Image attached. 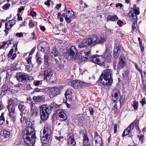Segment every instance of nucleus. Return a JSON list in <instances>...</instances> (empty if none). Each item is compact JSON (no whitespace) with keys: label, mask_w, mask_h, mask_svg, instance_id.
<instances>
[{"label":"nucleus","mask_w":146,"mask_h":146,"mask_svg":"<svg viewBox=\"0 0 146 146\" xmlns=\"http://www.w3.org/2000/svg\"><path fill=\"white\" fill-rule=\"evenodd\" d=\"M51 133L50 126L48 124L46 125L43 130V136L41 137V141L43 144L47 143L50 140Z\"/></svg>","instance_id":"6"},{"label":"nucleus","mask_w":146,"mask_h":146,"mask_svg":"<svg viewBox=\"0 0 146 146\" xmlns=\"http://www.w3.org/2000/svg\"><path fill=\"white\" fill-rule=\"evenodd\" d=\"M30 14L33 17H35L36 15V13L33 11H31L30 12Z\"/></svg>","instance_id":"59"},{"label":"nucleus","mask_w":146,"mask_h":146,"mask_svg":"<svg viewBox=\"0 0 146 146\" xmlns=\"http://www.w3.org/2000/svg\"><path fill=\"white\" fill-rule=\"evenodd\" d=\"M32 59V57L30 55L29 56L25 59L26 61L27 62L28 64H30L33 67V65L32 64L31 59Z\"/></svg>","instance_id":"31"},{"label":"nucleus","mask_w":146,"mask_h":146,"mask_svg":"<svg viewBox=\"0 0 146 146\" xmlns=\"http://www.w3.org/2000/svg\"><path fill=\"white\" fill-rule=\"evenodd\" d=\"M5 94V92L4 91H3V90H2V89H0V97H2Z\"/></svg>","instance_id":"60"},{"label":"nucleus","mask_w":146,"mask_h":146,"mask_svg":"<svg viewBox=\"0 0 146 146\" xmlns=\"http://www.w3.org/2000/svg\"><path fill=\"white\" fill-rule=\"evenodd\" d=\"M94 133V138L96 139V140H99L100 141V140L102 139L100 136L99 135L97 131H95Z\"/></svg>","instance_id":"35"},{"label":"nucleus","mask_w":146,"mask_h":146,"mask_svg":"<svg viewBox=\"0 0 146 146\" xmlns=\"http://www.w3.org/2000/svg\"><path fill=\"white\" fill-rule=\"evenodd\" d=\"M33 83L34 85L36 86H38L41 84L39 80H34L33 82Z\"/></svg>","instance_id":"52"},{"label":"nucleus","mask_w":146,"mask_h":146,"mask_svg":"<svg viewBox=\"0 0 146 146\" xmlns=\"http://www.w3.org/2000/svg\"><path fill=\"white\" fill-rule=\"evenodd\" d=\"M59 106L54 102H52L49 105V107L47 105H42L40 108V118L43 121H46L48 118L49 115L51 113V110L53 108H58Z\"/></svg>","instance_id":"2"},{"label":"nucleus","mask_w":146,"mask_h":146,"mask_svg":"<svg viewBox=\"0 0 146 146\" xmlns=\"http://www.w3.org/2000/svg\"><path fill=\"white\" fill-rule=\"evenodd\" d=\"M68 52L69 56L72 58H74L78 53V50L75 46H72L68 50Z\"/></svg>","instance_id":"17"},{"label":"nucleus","mask_w":146,"mask_h":146,"mask_svg":"<svg viewBox=\"0 0 146 146\" xmlns=\"http://www.w3.org/2000/svg\"><path fill=\"white\" fill-rule=\"evenodd\" d=\"M72 93V91L70 89H68V90H67L65 94V95H70V94H71Z\"/></svg>","instance_id":"56"},{"label":"nucleus","mask_w":146,"mask_h":146,"mask_svg":"<svg viewBox=\"0 0 146 146\" xmlns=\"http://www.w3.org/2000/svg\"><path fill=\"white\" fill-rule=\"evenodd\" d=\"M88 110L90 112V115H93L94 114V108L91 107H89Z\"/></svg>","instance_id":"51"},{"label":"nucleus","mask_w":146,"mask_h":146,"mask_svg":"<svg viewBox=\"0 0 146 146\" xmlns=\"http://www.w3.org/2000/svg\"><path fill=\"white\" fill-rule=\"evenodd\" d=\"M13 52V48H11L9 51V53L8 54V57L9 58H10L12 56V57L11 58V59L13 60H14L17 56L16 54L15 53H14L12 54Z\"/></svg>","instance_id":"24"},{"label":"nucleus","mask_w":146,"mask_h":146,"mask_svg":"<svg viewBox=\"0 0 146 146\" xmlns=\"http://www.w3.org/2000/svg\"><path fill=\"white\" fill-rule=\"evenodd\" d=\"M71 83V85L74 88L76 89L81 88L80 81L78 80L72 81Z\"/></svg>","instance_id":"22"},{"label":"nucleus","mask_w":146,"mask_h":146,"mask_svg":"<svg viewBox=\"0 0 146 146\" xmlns=\"http://www.w3.org/2000/svg\"><path fill=\"white\" fill-rule=\"evenodd\" d=\"M44 64L46 65H48L49 63L48 62V57L47 54H45L44 56Z\"/></svg>","instance_id":"34"},{"label":"nucleus","mask_w":146,"mask_h":146,"mask_svg":"<svg viewBox=\"0 0 146 146\" xmlns=\"http://www.w3.org/2000/svg\"><path fill=\"white\" fill-rule=\"evenodd\" d=\"M53 70L51 67L47 68V70L44 71V80H49L52 77L53 74Z\"/></svg>","instance_id":"15"},{"label":"nucleus","mask_w":146,"mask_h":146,"mask_svg":"<svg viewBox=\"0 0 146 146\" xmlns=\"http://www.w3.org/2000/svg\"><path fill=\"white\" fill-rule=\"evenodd\" d=\"M13 39H12L11 40H8L6 41V42H5V44H7L9 46V45H11L12 42H13Z\"/></svg>","instance_id":"57"},{"label":"nucleus","mask_w":146,"mask_h":146,"mask_svg":"<svg viewBox=\"0 0 146 146\" xmlns=\"http://www.w3.org/2000/svg\"><path fill=\"white\" fill-rule=\"evenodd\" d=\"M52 53L54 56H56L58 54V52L56 48H53L52 51Z\"/></svg>","instance_id":"44"},{"label":"nucleus","mask_w":146,"mask_h":146,"mask_svg":"<svg viewBox=\"0 0 146 146\" xmlns=\"http://www.w3.org/2000/svg\"><path fill=\"white\" fill-rule=\"evenodd\" d=\"M41 51L45 54H47V55L49 54V50H48V48H41Z\"/></svg>","instance_id":"39"},{"label":"nucleus","mask_w":146,"mask_h":146,"mask_svg":"<svg viewBox=\"0 0 146 146\" xmlns=\"http://www.w3.org/2000/svg\"><path fill=\"white\" fill-rule=\"evenodd\" d=\"M118 19V18L117 16L116 15L112 16L109 15L107 17V21H115L117 20Z\"/></svg>","instance_id":"25"},{"label":"nucleus","mask_w":146,"mask_h":146,"mask_svg":"<svg viewBox=\"0 0 146 146\" xmlns=\"http://www.w3.org/2000/svg\"><path fill=\"white\" fill-rule=\"evenodd\" d=\"M56 116L57 119L60 121H64L67 120V115L63 109L60 108L57 110L56 113Z\"/></svg>","instance_id":"9"},{"label":"nucleus","mask_w":146,"mask_h":146,"mask_svg":"<svg viewBox=\"0 0 146 146\" xmlns=\"http://www.w3.org/2000/svg\"><path fill=\"white\" fill-rule=\"evenodd\" d=\"M126 65V59L123 55L121 54L119 58V61L117 68V71H119L121 69Z\"/></svg>","instance_id":"12"},{"label":"nucleus","mask_w":146,"mask_h":146,"mask_svg":"<svg viewBox=\"0 0 146 146\" xmlns=\"http://www.w3.org/2000/svg\"><path fill=\"white\" fill-rule=\"evenodd\" d=\"M16 35L19 38H21L23 36V34L22 33H16Z\"/></svg>","instance_id":"63"},{"label":"nucleus","mask_w":146,"mask_h":146,"mask_svg":"<svg viewBox=\"0 0 146 146\" xmlns=\"http://www.w3.org/2000/svg\"><path fill=\"white\" fill-rule=\"evenodd\" d=\"M9 24L7 22L5 23V30H4L5 32V35L7 36L9 33V31L11 28H10L11 25H9Z\"/></svg>","instance_id":"28"},{"label":"nucleus","mask_w":146,"mask_h":146,"mask_svg":"<svg viewBox=\"0 0 146 146\" xmlns=\"http://www.w3.org/2000/svg\"><path fill=\"white\" fill-rule=\"evenodd\" d=\"M65 97L66 99H67V100H68L69 101H70L72 100V96L71 94L70 95H65Z\"/></svg>","instance_id":"47"},{"label":"nucleus","mask_w":146,"mask_h":146,"mask_svg":"<svg viewBox=\"0 0 146 146\" xmlns=\"http://www.w3.org/2000/svg\"><path fill=\"white\" fill-rule=\"evenodd\" d=\"M98 36L96 35H94L90 37L84 39L86 40L88 47L89 46H94L96 44V41L98 39Z\"/></svg>","instance_id":"10"},{"label":"nucleus","mask_w":146,"mask_h":146,"mask_svg":"<svg viewBox=\"0 0 146 146\" xmlns=\"http://www.w3.org/2000/svg\"><path fill=\"white\" fill-rule=\"evenodd\" d=\"M140 102L142 106H143L146 103L145 97H144L142 99H141Z\"/></svg>","instance_id":"54"},{"label":"nucleus","mask_w":146,"mask_h":146,"mask_svg":"<svg viewBox=\"0 0 146 146\" xmlns=\"http://www.w3.org/2000/svg\"><path fill=\"white\" fill-rule=\"evenodd\" d=\"M90 57V61L93 63L100 65H102L104 63V58L103 56L97 54L94 55Z\"/></svg>","instance_id":"8"},{"label":"nucleus","mask_w":146,"mask_h":146,"mask_svg":"<svg viewBox=\"0 0 146 146\" xmlns=\"http://www.w3.org/2000/svg\"><path fill=\"white\" fill-rule=\"evenodd\" d=\"M95 146H102V139L100 141L99 140H95Z\"/></svg>","instance_id":"36"},{"label":"nucleus","mask_w":146,"mask_h":146,"mask_svg":"<svg viewBox=\"0 0 146 146\" xmlns=\"http://www.w3.org/2000/svg\"><path fill=\"white\" fill-rule=\"evenodd\" d=\"M134 126V123H132L129 125V127L127 128L131 132V131L133 129Z\"/></svg>","instance_id":"50"},{"label":"nucleus","mask_w":146,"mask_h":146,"mask_svg":"<svg viewBox=\"0 0 146 146\" xmlns=\"http://www.w3.org/2000/svg\"><path fill=\"white\" fill-rule=\"evenodd\" d=\"M22 137L27 146H33L34 145L36 136L35 131L33 127H26L23 131Z\"/></svg>","instance_id":"1"},{"label":"nucleus","mask_w":146,"mask_h":146,"mask_svg":"<svg viewBox=\"0 0 146 146\" xmlns=\"http://www.w3.org/2000/svg\"><path fill=\"white\" fill-rule=\"evenodd\" d=\"M131 132L130 131L129 129H128L127 128L125 129L123 131V134L122 135V136L123 137H124L128 135Z\"/></svg>","instance_id":"33"},{"label":"nucleus","mask_w":146,"mask_h":146,"mask_svg":"<svg viewBox=\"0 0 146 146\" xmlns=\"http://www.w3.org/2000/svg\"><path fill=\"white\" fill-rule=\"evenodd\" d=\"M135 66L137 71L141 74V76H142V71L140 68L138 66L136 63L135 64Z\"/></svg>","instance_id":"49"},{"label":"nucleus","mask_w":146,"mask_h":146,"mask_svg":"<svg viewBox=\"0 0 146 146\" xmlns=\"http://www.w3.org/2000/svg\"><path fill=\"white\" fill-rule=\"evenodd\" d=\"M9 89V87L7 85H4L1 87V89L4 91L5 92H6Z\"/></svg>","instance_id":"38"},{"label":"nucleus","mask_w":146,"mask_h":146,"mask_svg":"<svg viewBox=\"0 0 146 146\" xmlns=\"http://www.w3.org/2000/svg\"><path fill=\"white\" fill-rule=\"evenodd\" d=\"M7 23L9 24V25H11V26L10 27V28H12V27H13V25L15 24V20H11L8 21L7 22Z\"/></svg>","instance_id":"37"},{"label":"nucleus","mask_w":146,"mask_h":146,"mask_svg":"<svg viewBox=\"0 0 146 146\" xmlns=\"http://www.w3.org/2000/svg\"><path fill=\"white\" fill-rule=\"evenodd\" d=\"M129 74V72L127 70H126L123 72L122 75L123 77H126Z\"/></svg>","instance_id":"62"},{"label":"nucleus","mask_w":146,"mask_h":146,"mask_svg":"<svg viewBox=\"0 0 146 146\" xmlns=\"http://www.w3.org/2000/svg\"><path fill=\"white\" fill-rule=\"evenodd\" d=\"M66 16L67 17L73 18V19H74L75 18V16L74 15V13L70 8H66Z\"/></svg>","instance_id":"19"},{"label":"nucleus","mask_w":146,"mask_h":146,"mask_svg":"<svg viewBox=\"0 0 146 146\" xmlns=\"http://www.w3.org/2000/svg\"><path fill=\"white\" fill-rule=\"evenodd\" d=\"M101 76H100V78L99 80L97 81L96 84L99 85H101L103 84L104 85H108V84H105L104 83V82H105V81L104 80L103 78H101Z\"/></svg>","instance_id":"29"},{"label":"nucleus","mask_w":146,"mask_h":146,"mask_svg":"<svg viewBox=\"0 0 146 146\" xmlns=\"http://www.w3.org/2000/svg\"><path fill=\"white\" fill-rule=\"evenodd\" d=\"M31 65L29 64V65H25V69L28 72L30 71L31 70Z\"/></svg>","instance_id":"58"},{"label":"nucleus","mask_w":146,"mask_h":146,"mask_svg":"<svg viewBox=\"0 0 146 146\" xmlns=\"http://www.w3.org/2000/svg\"><path fill=\"white\" fill-rule=\"evenodd\" d=\"M133 106L134 110H137L138 108V105L137 102L134 101Z\"/></svg>","instance_id":"48"},{"label":"nucleus","mask_w":146,"mask_h":146,"mask_svg":"<svg viewBox=\"0 0 146 146\" xmlns=\"http://www.w3.org/2000/svg\"><path fill=\"white\" fill-rule=\"evenodd\" d=\"M65 19L67 23H69L71 22L72 21V19H73V18L68 17H67V16H66V17H65Z\"/></svg>","instance_id":"43"},{"label":"nucleus","mask_w":146,"mask_h":146,"mask_svg":"<svg viewBox=\"0 0 146 146\" xmlns=\"http://www.w3.org/2000/svg\"><path fill=\"white\" fill-rule=\"evenodd\" d=\"M25 107L24 105L22 104H20L18 106L19 109L21 112L24 111Z\"/></svg>","instance_id":"42"},{"label":"nucleus","mask_w":146,"mask_h":146,"mask_svg":"<svg viewBox=\"0 0 146 146\" xmlns=\"http://www.w3.org/2000/svg\"><path fill=\"white\" fill-rule=\"evenodd\" d=\"M48 44L45 41H43L40 42L38 47V49L48 48Z\"/></svg>","instance_id":"27"},{"label":"nucleus","mask_w":146,"mask_h":146,"mask_svg":"<svg viewBox=\"0 0 146 146\" xmlns=\"http://www.w3.org/2000/svg\"><path fill=\"white\" fill-rule=\"evenodd\" d=\"M103 56L104 61V59H106V60H107L109 62L110 61L112 57V56L110 55L109 52L107 50H106L104 54V56Z\"/></svg>","instance_id":"23"},{"label":"nucleus","mask_w":146,"mask_h":146,"mask_svg":"<svg viewBox=\"0 0 146 146\" xmlns=\"http://www.w3.org/2000/svg\"><path fill=\"white\" fill-rule=\"evenodd\" d=\"M36 59L37 62L40 64L42 62V58L36 55Z\"/></svg>","instance_id":"53"},{"label":"nucleus","mask_w":146,"mask_h":146,"mask_svg":"<svg viewBox=\"0 0 146 146\" xmlns=\"http://www.w3.org/2000/svg\"><path fill=\"white\" fill-rule=\"evenodd\" d=\"M17 79L19 82H27L34 79L32 76H29L27 74L22 72H19L17 74Z\"/></svg>","instance_id":"7"},{"label":"nucleus","mask_w":146,"mask_h":146,"mask_svg":"<svg viewBox=\"0 0 146 146\" xmlns=\"http://www.w3.org/2000/svg\"><path fill=\"white\" fill-rule=\"evenodd\" d=\"M137 137L139 138V141L141 142V143H143L144 141V136L143 135H137Z\"/></svg>","instance_id":"40"},{"label":"nucleus","mask_w":146,"mask_h":146,"mask_svg":"<svg viewBox=\"0 0 146 146\" xmlns=\"http://www.w3.org/2000/svg\"><path fill=\"white\" fill-rule=\"evenodd\" d=\"M33 99L36 103L43 102L44 100V98L40 96H34L33 97Z\"/></svg>","instance_id":"21"},{"label":"nucleus","mask_w":146,"mask_h":146,"mask_svg":"<svg viewBox=\"0 0 146 146\" xmlns=\"http://www.w3.org/2000/svg\"><path fill=\"white\" fill-rule=\"evenodd\" d=\"M10 6V4L9 3H6L3 7V8L4 10H7Z\"/></svg>","instance_id":"45"},{"label":"nucleus","mask_w":146,"mask_h":146,"mask_svg":"<svg viewBox=\"0 0 146 146\" xmlns=\"http://www.w3.org/2000/svg\"><path fill=\"white\" fill-rule=\"evenodd\" d=\"M61 89L59 87H54L52 88L50 92L54 96H56L59 94L60 92Z\"/></svg>","instance_id":"20"},{"label":"nucleus","mask_w":146,"mask_h":146,"mask_svg":"<svg viewBox=\"0 0 146 146\" xmlns=\"http://www.w3.org/2000/svg\"><path fill=\"white\" fill-rule=\"evenodd\" d=\"M80 83L81 88H83L84 87L88 85V83L85 82L80 81Z\"/></svg>","instance_id":"46"},{"label":"nucleus","mask_w":146,"mask_h":146,"mask_svg":"<svg viewBox=\"0 0 146 146\" xmlns=\"http://www.w3.org/2000/svg\"><path fill=\"white\" fill-rule=\"evenodd\" d=\"M78 47L79 48H85L81 52L80 56V59L82 62L87 61L89 59V57L91 56V52L84 39L79 43Z\"/></svg>","instance_id":"3"},{"label":"nucleus","mask_w":146,"mask_h":146,"mask_svg":"<svg viewBox=\"0 0 146 146\" xmlns=\"http://www.w3.org/2000/svg\"><path fill=\"white\" fill-rule=\"evenodd\" d=\"M112 71L111 69H106L104 70L101 75V78H102L105 82V84L110 86L111 85L113 81L111 74Z\"/></svg>","instance_id":"5"},{"label":"nucleus","mask_w":146,"mask_h":146,"mask_svg":"<svg viewBox=\"0 0 146 146\" xmlns=\"http://www.w3.org/2000/svg\"><path fill=\"white\" fill-rule=\"evenodd\" d=\"M98 38V39L96 42V44H103L106 40V38L104 36H101L100 38L99 37Z\"/></svg>","instance_id":"26"},{"label":"nucleus","mask_w":146,"mask_h":146,"mask_svg":"<svg viewBox=\"0 0 146 146\" xmlns=\"http://www.w3.org/2000/svg\"><path fill=\"white\" fill-rule=\"evenodd\" d=\"M120 95L119 91L117 89H114L113 90L111 94V100L113 101L114 103L117 102Z\"/></svg>","instance_id":"14"},{"label":"nucleus","mask_w":146,"mask_h":146,"mask_svg":"<svg viewBox=\"0 0 146 146\" xmlns=\"http://www.w3.org/2000/svg\"><path fill=\"white\" fill-rule=\"evenodd\" d=\"M83 138L82 146H92L93 141L89 139L87 133L82 134Z\"/></svg>","instance_id":"13"},{"label":"nucleus","mask_w":146,"mask_h":146,"mask_svg":"<svg viewBox=\"0 0 146 146\" xmlns=\"http://www.w3.org/2000/svg\"><path fill=\"white\" fill-rule=\"evenodd\" d=\"M8 104L7 106V108L9 113V115L11 117V119L13 122H14L16 119V112L15 110V100L11 99L8 100Z\"/></svg>","instance_id":"4"},{"label":"nucleus","mask_w":146,"mask_h":146,"mask_svg":"<svg viewBox=\"0 0 146 146\" xmlns=\"http://www.w3.org/2000/svg\"><path fill=\"white\" fill-rule=\"evenodd\" d=\"M67 145L68 146H76V142L75 140L74 135L72 133H69L67 136Z\"/></svg>","instance_id":"16"},{"label":"nucleus","mask_w":146,"mask_h":146,"mask_svg":"<svg viewBox=\"0 0 146 146\" xmlns=\"http://www.w3.org/2000/svg\"><path fill=\"white\" fill-rule=\"evenodd\" d=\"M123 23V22L120 20H119L117 21V23L119 27H121L122 26V24Z\"/></svg>","instance_id":"64"},{"label":"nucleus","mask_w":146,"mask_h":146,"mask_svg":"<svg viewBox=\"0 0 146 146\" xmlns=\"http://www.w3.org/2000/svg\"><path fill=\"white\" fill-rule=\"evenodd\" d=\"M4 112H3L1 113V115L0 117V123L1 125H2L3 124V122H2L1 123V121H3V122H4L5 121V118L4 117Z\"/></svg>","instance_id":"41"},{"label":"nucleus","mask_w":146,"mask_h":146,"mask_svg":"<svg viewBox=\"0 0 146 146\" xmlns=\"http://www.w3.org/2000/svg\"><path fill=\"white\" fill-rule=\"evenodd\" d=\"M29 26L30 28H32L34 27V25L32 20H31L29 21Z\"/></svg>","instance_id":"55"},{"label":"nucleus","mask_w":146,"mask_h":146,"mask_svg":"<svg viewBox=\"0 0 146 146\" xmlns=\"http://www.w3.org/2000/svg\"><path fill=\"white\" fill-rule=\"evenodd\" d=\"M112 111L115 113L117 114L118 113L119 111L118 109L117 105L116 104H115L112 108Z\"/></svg>","instance_id":"30"},{"label":"nucleus","mask_w":146,"mask_h":146,"mask_svg":"<svg viewBox=\"0 0 146 146\" xmlns=\"http://www.w3.org/2000/svg\"><path fill=\"white\" fill-rule=\"evenodd\" d=\"M10 135V132L7 130H4L3 132V136L5 138H8Z\"/></svg>","instance_id":"32"},{"label":"nucleus","mask_w":146,"mask_h":146,"mask_svg":"<svg viewBox=\"0 0 146 146\" xmlns=\"http://www.w3.org/2000/svg\"><path fill=\"white\" fill-rule=\"evenodd\" d=\"M140 13L139 8L137 7V9H135L133 11H130L129 15L130 19L133 22H136L137 20V15Z\"/></svg>","instance_id":"11"},{"label":"nucleus","mask_w":146,"mask_h":146,"mask_svg":"<svg viewBox=\"0 0 146 146\" xmlns=\"http://www.w3.org/2000/svg\"><path fill=\"white\" fill-rule=\"evenodd\" d=\"M54 137L56 140H58L59 141L61 139H63L64 138L62 136L58 137L57 136H55Z\"/></svg>","instance_id":"61"},{"label":"nucleus","mask_w":146,"mask_h":146,"mask_svg":"<svg viewBox=\"0 0 146 146\" xmlns=\"http://www.w3.org/2000/svg\"><path fill=\"white\" fill-rule=\"evenodd\" d=\"M120 46L118 45L117 46L115 47L113 50V57L115 59L117 58L121 52Z\"/></svg>","instance_id":"18"}]
</instances>
